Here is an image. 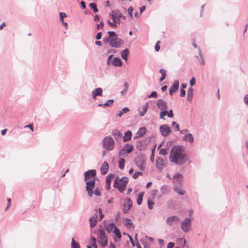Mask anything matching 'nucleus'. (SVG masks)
<instances>
[{"label":"nucleus","instance_id":"nucleus-60","mask_svg":"<svg viewBox=\"0 0 248 248\" xmlns=\"http://www.w3.org/2000/svg\"><path fill=\"white\" fill-rule=\"evenodd\" d=\"M159 43L160 41H158L155 45V49L156 51H158L160 49V46L159 45Z\"/></svg>","mask_w":248,"mask_h":248},{"label":"nucleus","instance_id":"nucleus-11","mask_svg":"<svg viewBox=\"0 0 248 248\" xmlns=\"http://www.w3.org/2000/svg\"><path fill=\"white\" fill-rule=\"evenodd\" d=\"M156 106L160 110H167L168 108L167 102L161 99H159L157 101Z\"/></svg>","mask_w":248,"mask_h":248},{"label":"nucleus","instance_id":"nucleus-33","mask_svg":"<svg viewBox=\"0 0 248 248\" xmlns=\"http://www.w3.org/2000/svg\"><path fill=\"white\" fill-rule=\"evenodd\" d=\"M148 102H146L145 103V104L143 106V109H142V111H140L139 112V115L140 116H143L146 113L147 111V108H148Z\"/></svg>","mask_w":248,"mask_h":248},{"label":"nucleus","instance_id":"nucleus-48","mask_svg":"<svg viewBox=\"0 0 248 248\" xmlns=\"http://www.w3.org/2000/svg\"><path fill=\"white\" fill-rule=\"evenodd\" d=\"M143 173L140 172H136L133 175V178L135 179H137L139 175H142Z\"/></svg>","mask_w":248,"mask_h":248},{"label":"nucleus","instance_id":"nucleus-63","mask_svg":"<svg viewBox=\"0 0 248 248\" xmlns=\"http://www.w3.org/2000/svg\"><path fill=\"white\" fill-rule=\"evenodd\" d=\"M101 37H102V32H99L97 34L96 36V39L97 40H100L101 38Z\"/></svg>","mask_w":248,"mask_h":248},{"label":"nucleus","instance_id":"nucleus-44","mask_svg":"<svg viewBox=\"0 0 248 248\" xmlns=\"http://www.w3.org/2000/svg\"><path fill=\"white\" fill-rule=\"evenodd\" d=\"M172 127H173L174 128L175 130L176 131H180L179 125L176 122H172Z\"/></svg>","mask_w":248,"mask_h":248},{"label":"nucleus","instance_id":"nucleus-21","mask_svg":"<svg viewBox=\"0 0 248 248\" xmlns=\"http://www.w3.org/2000/svg\"><path fill=\"white\" fill-rule=\"evenodd\" d=\"M173 177L174 179V183L176 184L181 185L182 183L181 179L183 177L182 174L180 173H175Z\"/></svg>","mask_w":248,"mask_h":248},{"label":"nucleus","instance_id":"nucleus-6","mask_svg":"<svg viewBox=\"0 0 248 248\" xmlns=\"http://www.w3.org/2000/svg\"><path fill=\"white\" fill-rule=\"evenodd\" d=\"M134 161L136 165L141 170H144L146 162L142 155H138L135 159Z\"/></svg>","mask_w":248,"mask_h":248},{"label":"nucleus","instance_id":"nucleus-43","mask_svg":"<svg viewBox=\"0 0 248 248\" xmlns=\"http://www.w3.org/2000/svg\"><path fill=\"white\" fill-rule=\"evenodd\" d=\"M89 6L91 8L93 9L94 12H97L98 11L96 5L94 3H91L89 4Z\"/></svg>","mask_w":248,"mask_h":248},{"label":"nucleus","instance_id":"nucleus-46","mask_svg":"<svg viewBox=\"0 0 248 248\" xmlns=\"http://www.w3.org/2000/svg\"><path fill=\"white\" fill-rule=\"evenodd\" d=\"M157 97V93L156 92H153L149 96V98H156Z\"/></svg>","mask_w":248,"mask_h":248},{"label":"nucleus","instance_id":"nucleus-19","mask_svg":"<svg viewBox=\"0 0 248 248\" xmlns=\"http://www.w3.org/2000/svg\"><path fill=\"white\" fill-rule=\"evenodd\" d=\"M182 139L184 141L189 142L190 143H192L194 142L193 136L190 133L184 135Z\"/></svg>","mask_w":248,"mask_h":248},{"label":"nucleus","instance_id":"nucleus-13","mask_svg":"<svg viewBox=\"0 0 248 248\" xmlns=\"http://www.w3.org/2000/svg\"><path fill=\"white\" fill-rule=\"evenodd\" d=\"M180 220L179 217L177 216H172L166 219V224L171 226L173 223H177Z\"/></svg>","mask_w":248,"mask_h":248},{"label":"nucleus","instance_id":"nucleus-55","mask_svg":"<svg viewBox=\"0 0 248 248\" xmlns=\"http://www.w3.org/2000/svg\"><path fill=\"white\" fill-rule=\"evenodd\" d=\"M167 116L169 118H171L173 116V111L172 109L168 111Z\"/></svg>","mask_w":248,"mask_h":248},{"label":"nucleus","instance_id":"nucleus-2","mask_svg":"<svg viewBox=\"0 0 248 248\" xmlns=\"http://www.w3.org/2000/svg\"><path fill=\"white\" fill-rule=\"evenodd\" d=\"M128 182V178L127 177H123L121 179L119 177H116L114 181L113 186L120 192H122L125 189Z\"/></svg>","mask_w":248,"mask_h":248},{"label":"nucleus","instance_id":"nucleus-3","mask_svg":"<svg viewBox=\"0 0 248 248\" xmlns=\"http://www.w3.org/2000/svg\"><path fill=\"white\" fill-rule=\"evenodd\" d=\"M102 146L107 151H112L114 149L115 141L112 137L106 136L102 140Z\"/></svg>","mask_w":248,"mask_h":248},{"label":"nucleus","instance_id":"nucleus-56","mask_svg":"<svg viewBox=\"0 0 248 248\" xmlns=\"http://www.w3.org/2000/svg\"><path fill=\"white\" fill-rule=\"evenodd\" d=\"M98 212H99V217H100V220H101L104 217V215L102 213V209L101 208L99 209Z\"/></svg>","mask_w":248,"mask_h":248},{"label":"nucleus","instance_id":"nucleus-50","mask_svg":"<svg viewBox=\"0 0 248 248\" xmlns=\"http://www.w3.org/2000/svg\"><path fill=\"white\" fill-rule=\"evenodd\" d=\"M112 57H113V55H110L108 56V57L107 59V62L108 65H111V63L112 62L111 59H112Z\"/></svg>","mask_w":248,"mask_h":248},{"label":"nucleus","instance_id":"nucleus-54","mask_svg":"<svg viewBox=\"0 0 248 248\" xmlns=\"http://www.w3.org/2000/svg\"><path fill=\"white\" fill-rule=\"evenodd\" d=\"M196 84V79L194 77H193L190 80V84L191 86H194Z\"/></svg>","mask_w":248,"mask_h":248},{"label":"nucleus","instance_id":"nucleus-49","mask_svg":"<svg viewBox=\"0 0 248 248\" xmlns=\"http://www.w3.org/2000/svg\"><path fill=\"white\" fill-rule=\"evenodd\" d=\"M60 19L61 22L63 21V17L66 16V15L64 13L60 12Z\"/></svg>","mask_w":248,"mask_h":248},{"label":"nucleus","instance_id":"nucleus-39","mask_svg":"<svg viewBox=\"0 0 248 248\" xmlns=\"http://www.w3.org/2000/svg\"><path fill=\"white\" fill-rule=\"evenodd\" d=\"M108 33L109 34L108 37L111 39L118 37V35L114 31H108Z\"/></svg>","mask_w":248,"mask_h":248},{"label":"nucleus","instance_id":"nucleus-20","mask_svg":"<svg viewBox=\"0 0 248 248\" xmlns=\"http://www.w3.org/2000/svg\"><path fill=\"white\" fill-rule=\"evenodd\" d=\"M156 168L161 171L164 167V160L161 158H158L156 161Z\"/></svg>","mask_w":248,"mask_h":248},{"label":"nucleus","instance_id":"nucleus-10","mask_svg":"<svg viewBox=\"0 0 248 248\" xmlns=\"http://www.w3.org/2000/svg\"><path fill=\"white\" fill-rule=\"evenodd\" d=\"M160 132L164 137H167L171 132L170 127L167 124H162L159 127Z\"/></svg>","mask_w":248,"mask_h":248},{"label":"nucleus","instance_id":"nucleus-26","mask_svg":"<svg viewBox=\"0 0 248 248\" xmlns=\"http://www.w3.org/2000/svg\"><path fill=\"white\" fill-rule=\"evenodd\" d=\"M146 131V129L145 127H141L139 129L137 133L136 138H140L144 136Z\"/></svg>","mask_w":248,"mask_h":248},{"label":"nucleus","instance_id":"nucleus-52","mask_svg":"<svg viewBox=\"0 0 248 248\" xmlns=\"http://www.w3.org/2000/svg\"><path fill=\"white\" fill-rule=\"evenodd\" d=\"M93 193L97 196H99L101 195L100 190L98 188H96L93 192Z\"/></svg>","mask_w":248,"mask_h":248},{"label":"nucleus","instance_id":"nucleus-58","mask_svg":"<svg viewBox=\"0 0 248 248\" xmlns=\"http://www.w3.org/2000/svg\"><path fill=\"white\" fill-rule=\"evenodd\" d=\"M7 202H8V203H7V205L5 208V210H8V209L10 207V206H11V199L9 198H7Z\"/></svg>","mask_w":248,"mask_h":248},{"label":"nucleus","instance_id":"nucleus-57","mask_svg":"<svg viewBox=\"0 0 248 248\" xmlns=\"http://www.w3.org/2000/svg\"><path fill=\"white\" fill-rule=\"evenodd\" d=\"M110 16H111V18L113 20V22L114 23H116V24L117 25L118 24V22L117 21L115 16H114V14L112 13V14L110 15Z\"/></svg>","mask_w":248,"mask_h":248},{"label":"nucleus","instance_id":"nucleus-23","mask_svg":"<svg viewBox=\"0 0 248 248\" xmlns=\"http://www.w3.org/2000/svg\"><path fill=\"white\" fill-rule=\"evenodd\" d=\"M123 137V140L124 142H126L131 139L132 132L130 130H127L124 133Z\"/></svg>","mask_w":248,"mask_h":248},{"label":"nucleus","instance_id":"nucleus-5","mask_svg":"<svg viewBox=\"0 0 248 248\" xmlns=\"http://www.w3.org/2000/svg\"><path fill=\"white\" fill-rule=\"evenodd\" d=\"M99 232L98 242L102 247H106L108 244V236L103 230H100Z\"/></svg>","mask_w":248,"mask_h":248},{"label":"nucleus","instance_id":"nucleus-29","mask_svg":"<svg viewBox=\"0 0 248 248\" xmlns=\"http://www.w3.org/2000/svg\"><path fill=\"white\" fill-rule=\"evenodd\" d=\"M198 50H199L200 58H199V57H198V56H197L196 57L199 60L201 64L204 65V64H205L203 56L202 55V50L200 47H198Z\"/></svg>","mask_w":248,"mask_h":248},{"label":"nucleus","instance_id":"nucleus-35","mask_svg":"<svg viewBox=\"0 0 248 248\" xmlns=\"http://www.w3.org/2000/svg\"><path fill=\"white\" fill-rule=\"evenodd\" d=\"M125 160L123 158H121L119 160V167L121 170H124L125 166Z\"/></svg>","mask_w":248,"mask_h":248},{"label":"nucleus","instance_id":"nucleus-14","mask_svg":"<svg viewBox=\"0 0 248 248\" xmlns=\"http://www.w3.org/2000/svg\"><path fill=\"white\" fill-rule=\"evenodd\" d=\"M96 175V170H90L84 173L85 181L91 179Z\"/></svg>","mask_w":248,"mask_h":248},{"label":"nucleus","instance_id":"nucleus-42","mask_svg":"<svg viewBox=\"0 0 248 248\" xmlns=\"http://www.w3.org/2000/svg\"><path fill=\"white\" fill-rule=\"evenodd\" d=\"M71 248H80L79 244L76 242L74 239H72V242H71Z\"/></svg>","mask_w":248,"mask_h":248},{"label":"nucleus","instance_id":"nucleus-22","mask_svg":"<svg viewBox=\"0 0 248 248\" xmlns=\"http://www.w3.org/2000/svg\"><path fill=\"white\" fill-rule=\"evenodd\" d=\"M112 135L114 136L116 140H119L120 138L123 137L122 133L119 130H114L111 132Z\"/></svg>","mask_w":248,"mask_h":248},{"label":"nucleus","instance_id":"nucleus-17","mask_svg":"<svg viewBox=\"0 0 248 248\" xmlns=\"http://www.w3.org/2000/svg\"><path fill=\"white\" fill-rule=\"evenodd\" d=\"M108 164L106 161L104 162L100 169V172L101 174L105 175L106 174H107L108 172Z\"/></svg>","mask_w":248,"mask_h":248},{"label":"nucleus","instance_id":"nucleus-34","mask_svg":"<svg viewBox=\"0 0 248 248\" xmlns=\"http://www.w3.org/2000/svg\"><path fill=\"white\" fill-rule=\"evenodd\" d=\"M113 102H114V100L113 99H109V100H108V101H107L104 104H99L98 106L102 107L109 106L113 104Z\"/></svg>","mask_w":248,"mask_h":248},{"label":"nucleus","instance_id":"nucleus-12","mask_svg":"<svg viewBox=\"0 0 248 248\" xmlns=\"http://www.w3.org/2000/svg\"><path fill=\"white\" fill-rule=\"evenodd\" d=\"M132 206V202L129 198H126L124 205L123 212L124 214L127 213Z\"/></svg>","mask_w":248,"mask_h":248},{"label":"nucleus","instance_id":"nucleus-40","mask_svg":"<svg viewBox=\"0 0 248 248\" xmlns=\"http://www.w3.org/2000/svg\"><path fill=\"white\" fill-rule=\"evenodd\" d=\"M167 113H168L167 110H161V111L160 112V114H159L160 119L164 120L165 119L164 117L165 116L167 115Z\"/></svg>","mask_w":248,"mask_h":248},{"label":"nucleus","instance_id":"nucleus-53","mask_svg":"<svg viewBox=\"0 0 248 248\" xmlns=\"http://www.w3.org/2000/svg\"><path fill=\"white\" fill-rule=\"evenodd\" d=\"M111 39L108 36L106 38H105L103 40L104 43L105 44H107L108 43H109V45L110 46V41Z\"/></svg>","mask_w":248,"mask_h":248},{"label":"nucleus","instance_id":"nucleus-24","mask_svg":"<svg viewBox=\"0 0 248 248\" xmlns=\"http://www.w3.org/2000/svg\"><path fill=\"white\" fill-rule=\"evenodd\" d=\"M112 13L114 14V16L116 17L118 24H120L121 22V18H122V14L119 10H113L112 11Z\"/></svg>","mask_w":248,"mask_h":248},{"label":"nucleus","instance_id":"nucleus-31","mask_svg":"<svg viewBox=\"0 0 248 248\" xmlns=\"http://www.w3.org/2000/svg\"><path fill=\"white\" fill-rule=\"evenodd\" d=\"M129 50L127 48H126L121 52V56L124 60L127 61V56L129 54Z\"/></svg>","mask_w":248,"mask_h":248},{"label":"nucleus","instance_id":"nucleus-38","mask_svg":"<svg viewBox=\"0 0 248 248\" xmlns=\"http://www.w3.org/2000/svg\"><path fill=\"white\" fill-rule=\"evenodd\" d=\"M129 111V108L127 107H124L122 110H121L118 114L119 117H122L124 113Z\"/></svg>","mask_w":248,"mask_h":248},{"label":"nucleus","instance_id":"nucleus-51","mask_svg":"<svg viewBox=\"0 0 248 248\" xmlns=\"http://www.w3.org/2000/svg\"><path fill=\"white\" fill-rule=\"evenodd\" d=\"M133 11V8L132 7H129L128 9V13L131 17H132V14Z\"/></svg>","mask_w":248,"mask_h":248},{"label":"nucleus","instance_id":"nucleus-47","mask_svg":"<svg viewBox=\"0 0 248 248\" xmlns=\"http://www.w3.org/2000/svg\"><path fill=\"white\" fill-rule=\"evenodd\" d=\"M159 153L160 155H165L167 154V150L164 148H162L159 150Z\"/></svg>","mask_w":248,"mask_h":248},{"label":"nucleus","instance_id":"nucleus-36","mask_svg":"<svg viewBox=\"0 0 248 248\" xmlns=\"http://www.w3.org/2000/svg\"><path fill=\"white\" fill-rule=\"evenodd\" d=\"M170 190L169 186L166 185H164L162 186L161 188V191L162 194H164L166 193H168Z\"/></svg>","mask_w":248,"mask_h":248},{"label":"nucleus","instance_id":"nucleus-27","mask_svg":"<svg viewBox=\"0 0 248 248\" xmlns=\"http://www.w3.org/2000/svg\"><path fill=\"white\" fill-rule=\"evenodd\" d=\"M174 190L180 195L182 196L185 195V191L181 187L177 186L176 185L174 186Z\"/></svg>","mask_w":248,"mask_h":248},{"label":"nucleus","instance_id":"nucleus-9","mask_svg":"<svg viewBox=\"0 0 248 248\" xmlns=\"http://www.w3.org/2000/svg\"><path fill=\"white\" fill-rule=\"evenodd\" d=\"M124 44L123 40L117 37L112 39L110 41V46L111 47L119 48L120 47Z\"/></svg>","mask_w":248,"mask_h":248},{"label":"nucleus","instance_id":"nucleus-41","mask_svg":"<svg viewBox=\"0 0 248 248\" xmlns=\"http://www.w3.org/2000/svg\"><path fill=\"white\" fill-rule=\"evenodd\" d=\"M113 232L115 233V234L119 239H121V238L122 237V235L119 229L117 227L115 228Z\"/></svg>","mask_w":248,"mask_h":248},{"label":"nucleus","instance_id":"nucleus-59","mask_svg":"<svg viewBox=\"0 0 248 248\" xmlns=\"http://www.w3.org/2000/svg\"><path fill=\"white\" fill-rule=\"evenodd\" d=\"M108 24L112 27H116L117 26L116 23H114L113 22H111L109 20H108Z\"/></svg>","mask_w":248,"mask_h":248},{"label":"nucleus","instance_id":"nucleus-18","mask_svg":"<svg viewBox=\"0 0 248 248\" xmlns=\"http://www.w3.org/2000/svg\"><path fill=\"white\" fill-rule=\"evenodd\" d=\"M103 89L101 88H97L92 92V97L95 99L97 96H101L102 95Z\"/></svg>","mask_w":248,"mask_h":248},{"label":"nucleus","instance_id":"nucleus-32","mask_svg":"<svg viewBox=\"0 0 248 248\" xmlns=\"http://www.w3.org/2000/svg\"><path fill=\"white\" fill-rule=\"evenodd\" d=\"M144 192H140L139 193L138 197L137 198V202L138 205H140L142 203L143 197L144 196Z\"/></svg>","mask_w":248,"mask_h":248},{"label":"nucleus","instance_id":"nucleus-45","mask_svg":"<svg viewBox=\"0 0 248 248\" xmlns=\"http://www.w3.org/2000/svg\"><path fill=\"white\" fill-rule=\"evenodd\" d=\"M155 204L154 202L151 201L150 199L148 200V206L149 209H153V205Z\"/></svg>","mask_w":248,"mask_h":248},{"label":"nucleus","instance_id":"nucleus-8","mask_svg":"<svg viewBox=\"0 0 248 248\" xmlns=\"http://www.w3.org/2000/svg\"><path fill=\"white\" fill-rule=\"evenodd\" d=\"M134 149V147L129 144H126L125 146L121 150L119 153V156L121 157L124 154H129L131 153Z\"/></svg>","mask_w":248,"mask_h":248},{"label":"nucleus","instance_id":"nucleus-25","mask_svg":"<svg viewBox=\"0 0 248 248\" xmlns=\"http://www.w3.org/2000/svg\"><path fill=\"white\" fill-rule=\"evenodd\" d=\"M111 65L116 66H120L122 65V62L119 58L115 57L112 61Z\"/></svg>","mask_w":248,"mask_h":248},{"label":"nucleus","instance_id":"nucleus-4","mask_svg":"<svg viewBox=\"0 0 248 248\" xmlns=\"http://www.w3.org/2000/svg\"><path fill=\"white\" fill-rule=\"evenodd\" d=\"M191 227V220L189 217L186 218L181 223V229L184 232H187Z\"/></svg>","mask_w":248,"mask_h":248},{"label":"nucleus","instance_id":"nucleus-7","mask_svg":"<svg viewBox=\"0 0 248 248\" xmlns=\"http://www.w3.org/2000/svg\"><path fill=\"white\" fill-rule=\"evenodd\" d=\"M95 187L94 180H91L86 182V189L88 192V196L91 197L93 194V189Z\"/></svg>","mask_w":248,"mask_h":248},{"label":"nucleus","instance_id":"nucleus-62","mask_svg":"<svg viewBox=\"0 0 248 248\" xmlns=\"http://www.w3.org/2000/svg\"><path fill=\"white\" fill-rule=\"evenodd\" d=\"M186 94V92L183 89H180V95L181 96H185Z\"/></svg>","mask_w":248,"mask_h":248},{"label":"nucleus","instance_id":"nucleus-30","mask_svg":"<svg viewBox=\"0 0 248 248\" xmlns=\"http://www.w3.org/2000/svg\"><path fill=\"white\" fill-rule=\"evenodd\" d=\"M116 227L115 224L114 223H110L109 224H107L106 226V229L108 232H111L113 229L114 230L115 228Z\"/></svg>","mask_w":248,"mask_h":248},{"label":"nucleus","instance_id":"nucleus-16","mask_svg":"<svg viewBox=\"0 0 248 248\" xmlns=\"http://www.w3.org/2000/svg\"><path fill=\"white\" fill-rule=\"evenodd\" d=\"M96 211V213L94 215L90 218V226L91 228H93L96 224L97 223V211Z\"/></svg>","mask_w":248,"mask_h":248},{"label":"nucleus","instance_id":"nucleus-1","mask_svg":"<svg viewBox=\"0 0 248 248\" xmlns=\"http://www.w3.org/2000/svg\"><path fill=\"white\" fill-rule=\"evenodd\" d=\"M170 162H174L176 165H182L186 162L187 158L183 153L180 147H176L171 151L169 156Z\"/></svg>","mask_w":248,"mask_h":248},{"label":"nucleus","instance_id":"nucleus-64","mask_svg":"<svg viewBox=\"0 0 248 248\" xmlns=\"http://www.w3.org/2000/svg\"><path fill=\"white\" fill-rule=\"evenodd\" d=\"M244 102L248 106V94H247L244 97Z\"/></svg>","mask_w":248,"mask_h":248},{"label":"nucleus","instance_id":"nucleus-61","mask_svg":"<svg viewBox=\"0 0 248 248\" xmlns=\"http://www.w3.org/2000/svg\"><path fill=\"white\" fill-rule=\"evenodd\" d=\"M174 246V243L173 242H170L168 244L167 248H173Z\"/></svg>","mask_w":248,"mask_h":248},{"label":"nucleus","instance_id":"nucleus-37","mask_svg":"<svg viewBox=\"0 0 248 248\" xmlns=\"http://www.w3.org/2000/svg\"><path fill=\"white\" fill-rule=\"evenodd\" d=\"M166 71L163 69H160L159 73L161 74V77L160 78V81H162L164 80L166 77Z\"/></svg>","mask_w":248,"mask_h":248},{"label":"nucleus","instance_id":"nucleus-28","mask_svg":"<svg viewBox=\"0 0 248 248\" xmlns=\"http://www.w3.org/2000/svg\"><path fill=\"white\" fill-rule=\"evenodd\" d=\"M193 96V89L192 87H190L188 89L187 92V98L188 101L190 102H192V98Z\"/></svg>","mask_w":248,"mask_h":248},{"label":"nucleus","instance_id":"nucleus-15","mask_svg":"<svg viewBox=\"0 0 248 248\" xmlns=\"http://www.w3.org/2000/svg\"><path fill=\"white\" fill-rule=\"evenodd\" d=\"M179 83L178 80H175L173 82V85L170 87L169 89V94L170 95H172V94L177 92L179 89Z\"/></svg>","mask_w":248,"mask_h":248}]
</instances>
